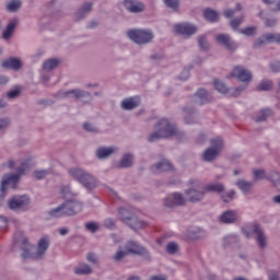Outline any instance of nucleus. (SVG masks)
Returning <instances> with one entry per match:
<instances>
[{
  "label": "nucleus",
  "mask_w": 280,
  "mask_h": 280,
  "mask_svg": "<svg viewBox=\"0 0 280 280\" xmlns=\"http://www.w3.org/2000/svg\"><path fill=\"white\" fill-rule=\"evenodd\" d=\"M93 10V3L91 2H85L82 7L81 10L77 12V19L80 21V19H84L85 14L91 12Z\"/></svg>",
  "instance_id": "32"
},
{
  "label": "nucleus",
  "mask_w": 280,
  "mask_h": 280,
  "mask_svg": "<svg viewBox=\"0 0 280 280\" xmlns=\"http://www.w3.org/2000/svg\"><path fill=\"white\" fill-rule=\"evenodd\" d=\"M124 5L126 10L132 14H139V12H143V10H145V5L143 3L132 0H125Z\"/></svg>",
  "instance_id": "18"
},
{
  "label": "nucleus",
  "mask_w": 280,
  "mask_h": 280,
  "mask_svg": "<svg viewBox=\"0 0 280 280\" xmlns=\"http://www.w3.org/2000/svg\"><path fill=\"white\" fill-rule=\"evenodd\" d=\"M254 174V182L257 183V180H264L266 178H268V176H266V171L264 170H255L253 172Z\"/></svg>",
  "instance_id": "40"
},
{
  "label": "nucleus",
  "mask_w": 280,
  "mask_h": 280,
  "mask_svg": "<svg viewBox=\"0 0 280 280\" xmlns=\"http://www.w3.org/2000/svg\"><path fill=\"white\" fill-rule=\"evenodd\" d=\"M244 89H246V88H244V86H238V88H236V89H235V92L232 93V95H233L234 97H237V95H240V94L242 93V91H244Z\"/></svg>",
  "instance_id": "62"
},
{
  "label": "nucleus",
  "mask_w": 280,
  "mask_h": 280,
  "mask_svg": "<svg viewBox=\"0 0 280 280\" xmlns=\"http://www.w3.org/2000/svg\"><path fill=\"white\" fill-rule=\"evenodd\" d=\"M269 280H279V275L277 272H271L269 275Z\"/></svg>",
  "instance_id": "64"
},
{
  "label": "nucleus",
  "mask_w": 280,
  "mask_h": 280,
  "mask_svg": "<svg viewBox=\"0 0 280 280\" xmlns=\"http://www.w3.org/2000/svg\"><path fill=\"white\" fill-rule=\"evenodd\" d=\"M47 248H49V238H40L38 242V249L36 253V258L40 259L45 253H47Z\"/></svg>",
  "instance_id": "25"
},
{
  "label": "nucleus",
  "mask_w": 280,
  "mask_h": 280,
  "mask_svg": "<svg viewBox=\"0 0 280 280\" xmlns=\"http://www.w3.org/2000/svg\"><path fill=\"white\" fill-rule=\"evenodd\" d=\"M59 100H93L91 93L84 90H69V91H59L57 93Z\"/></svg>",
  "instance_id": "8"
},
{
  "label": "nucleus",
  "mask_w": 280,
  "mask_h": 280,
  "mask_svg": "<svg viewBox=\"0 0 280 280\" xmlns=\"http://www.w3.org/2000/svg\"><path fill=\"white\" fill-rule=\"evenodd\" d=\"M83 128L86 132H100V129L91 122H84Z\"/></svg>",
  "instance_id": "52"
},
{
  "label": "nucleus",
  "mask_w": 280,
  "mask_h": 280,
  "mask_svg": "<svg viewBox=\"0 0 280 280\" xmlns=\"http://www.w3.org/2000/svg\"><path fill=\"white\" fill-rule=\"evenodd\" d=\"M15 243L21 245V250L23 259H27L30 257V243H27V238L23 234H19L15 236Z\"/></svg>",
  "instance_id": "20"
},
{
  "label": "nucleus",
  "mask_w": 280,
  "mask_h": 280,
  "mask_svg": "<svg viewBox=\"0 0 280 280\" xmlns=\"http://www.w3.org/2000/svg\"><path fill=\"white\" fill-rule=\"evenodd\" d=\"M175 32L182 34V36H192V34L198 32V28L195 25L184 23L175 25Z\"/></svg>",
  "instance_id": "16"
},
{
  "label": "nucleus",
  "mask_w": 280,
  "mask_h": 280,
  "mask_svg": "<svg viewBox=\"0 0 280 280\" xmlns=\"http://www.w3.org/2000/svg\"><path fill=\"white\" fill-rule=\"evenodd\" d=\"M221 198L223 202H231V200H234L235 198V190L223 194Z\"/></svg>",
  "instance_id": "49"
},
{
  "label": "nucleus",
  "mask_w": 280,
  "mask_h": 280,
  "mask_svg": "<svg viewBox=\"0 0 280 280\" xmlns=\"http://www.w3.org/2000/svg\"><path fill=\"white\" fill-rule=\"evenodd\" d=\"M237 243V236L235 235H229L223 238V245L224 246H231V244Z\"/></svg>",
  "instance_id": "47"
},
{
  "label": "nucleus",
  "mask_w": 280,
  "mask_h": 280,
  "mask_svg": "<svg viewBox=\"0 0 280 280\" xmlns=\"http://www.w3.org/2000/svg\"><path fill=\"white\" fill-rule=\"evenodd\" d=\"M125 250H127L128 255H140L141 257L150 259V252L135 241H128L125 245Z\"/></svg>",
  "instance_id": "10"
},
{
  "label": "nucleus",
  "mask_w": 280,
  "mask_h": 280,
  "mask_svg": "<svg viewBox=\"0 0 280 280\" xmlns=\"http://www.w3.org/2000/svg\"><path fill=\"white\" fill-rule=\"evenodd\" d=\"M104 225L106 229H115V221L113 219H106Z\"/></svg>",
  "instance_id": "59"
},
{
  "label": "nucleus",
  "mask_w": 280,
  "mask_h": 280,
  "mask_svg": "<svg viewBox=\"0 0 280 280\" xmlns=\"http://www.w3.org/2000/svg\"><path fill=\"white\" fill-rule=\"evenodd\" d=\"M20 95H21V90H19V89L9 91V92L7 93V97H8L9 100H16V97H19Z\"/></svg>",
  "instance_id": "54"
},
{
  "label": "nucleus",
  "mask_w": 280,
  "mask_h": 280,
  "mask_svg": "<svg viewBox=\"0 0 280 280\" xmlns=\"http://www.w3.org/2000/svg\"><path fill=\"white\" fill-rule=\"evenodd\" d=\"M86 231H90V233H97L100 231V224L95 222H88L85 223Z\"/></svg>",
  "instance_id": "46"
},
{
  "label": "nucleus",
  "mask_w": 280,
  "mask_h": 280,
  "mask_svg": "<svg viewBox=\"0 0 280 280\" xmlns=\"http://www.w3.org/2000/svg\"><path fill=\"white\" fill-rule=\"evenodd\" d=\"M58 65H60V61L58 59H48L44 62L43 69L44 71H54V69H56Z\"/></svg>",
  "instance_id": "34"
},
{
  "label": "nucleus",
  "mask_w": 280,
  "mask_h": 280,
  "mask_svg": "<svg viewBox=\"0 0 280 280\" xmlns=\"http://www.w3.org/2000/svg\"><path fill=\"white\" fill-rule=\"evenodd\" d=\"M240 32H241V34H244L245 36H255V34L257 32V27L250 26L245 30H241Z\"/></svg>",
  "instance_id": "51"
},
{
  "label": "nucleus",
  "mask_w": 280,
  "mask_h": 280,
  "mask_svg": "<svg viewBox=\"0 0 280 280\" xmlns=\"http://www.w3.org/2000/svg\"><path fill=\"white\" fill-rule=\"evenodd\" d=\"M8 126H10V119L8 118L0 119V130H5Z\"/></svg>",
  "instance_id": "58"
},
{
  "label": "nucleus",
  "mask_w": 280,
  "mask_h": 280,
  "mask_svg": "<svg viewBox=\"0 0 280 280\" xmlns=\"http://www.w3.org/2000/svg\"><path fill=\"white\" fill-rule=\"evenodd\" d=\"M252 233L256 235V243L258 244L259 248L264 250L266 246H268V237L264 233V230L259 225H254L252 229Z\"/></svg>",
  "instance_id": "15"
},
{
  "label": "nucleus",
  "mask_w": 280,
  "mask_h": 280,
  "mask_svg": "<svg viewBox=\"0 0 280 280\" xmlns=\"http://www.w3.org/2000/svg\"><path fill=\"white\" fill-rule=\"evenodd\" d=\"M236 185L238 186L241 191H243L244 194H248V191H250L253 189V187L255 186V183L240 179L236 182Z\"/></svg>",
  "instance_id": "31"
},
{
  "label": "nucleus",
  "mask_w": 280,
  "mask_h": 280,
  "mask_svg": "<svg viewBox=\"0 0 280 280\" xmlns=\"http://www.w3.org/2000/svg\"><path fill=\"white\" fill-rule=\"evenodd\" d=\"M133 161H135V156L130 153H127V154L122 155L120 163H119V167H122V168L132 167Z\"/></svg>",
  "instance_id": "30"
},
{
  "label": "nucleus",
  "mask_w": 280,
  "mask_h": 280,
  "mask_svg": "<svg viewBox=\"0 0 280 280\" xmlns=\"http://www.w3.org/2000/svg\"><path fill=\"white\" fill-rule=\"evenodd\" d=\"M86 259L88 261H90V264H97V255H95L94 253H89L86 255Z\"/></svg>",
  "instance_id": "56"
},
{
  "label": "nucleus",
  "mask_w": 280,
  "mask_h": 280,
  "mask_svg": "<svg viewBox=\"0 0 280 280\" xmlns=\"http://www.w3.org/2000/svg\"><path fill=\"white\" fill-rule=\"evenodd\" d=\"M150 280H167V278L165 276H153Z\"/></svg>",
  "instance_id": "63"
},
{
  "label": "nucleus",
  "mask_w": 280,
  "mask_h": 280,
  "mask_svg": "<svg viewBox=\"0 0 280 280\" xmlns=\"http://www.w3.org/2000/svg\"><path fill=\"white\" fill-rule=\"evenodd\" d=\"M82 202L78 200H67L59 207L48 211L50 218H62V215H75L82 211Z\"/></svg>",
  "instance_id": "2"
},
{
  "label": "nucleus",
  "mask_w": 280,
  "mask_h": 280,
  "mask_svg": "<svg viewBox=\"0 0 280 280\" xmlns=\"http://www.w3.org/2000/svg\"><path fill=\"white\" fill-rule=\"evenodd\" d=\"M211 147L205 150L202 153V159L207 163H211V161H215L220 156V152L224 150V140L222 138H213L210 140Z\"/></svg>",
  "instance_id": "4"
},
{
  "label": "nucleus",
  "mask_w": 280,
  "mask_h": 280,
  "mask_svg": "<svg viewBox=\"0 0 280 280\" xmlns=\"http://www.w3.org/2000/svg\"><path fill=\"white\" fill-rule=\"evenodd\" d=\"M74 273L75 275H92L93 268L89 266L88 264L81 262L77 267H74Z\"/></svg>",
  "instance_id": "29"
},
{
  "label": "nucleus",
  "mask_w": 280,
  "mask_h": 280,
  "mask_svg": "<svg viewBox=\"0 0 280 280\" xmlns=\"http://www.w3.org/2000/svg\"><path fill=\"white\" fill-rule=\"evenodd\" d=\"M214 89L219 93H229V88L222 81L214 80Z\"/></svg>",
  "instance_id": "39"
},
{
  "label": "nucleus",
  "mask_w": 280,
  "mask_h": 280,
  "mask_svg": "<svg viewBox=\"0 0 280 280\" xmlns=\"http://www.w3.org/2000/svg\"><path fill=\"white\" fill-rule=\"evenodd\" d=\"M2 67L3 69H14V71H19V69L22 67V63L21 60L16 58H10L2 62Z\"/></svg>",
  "instance_id": "26"
},
{
  "label": "nucleus",
  "mask_w": 280,
  "mask_h": 280,
  "mask_svg": "<svg viewBox=\"0 0 280 280\" xmlns=\"http://www.w3.org/2000/svg\"><path fill=\"white\" fill-rule=\"evenodd\" d=\"M270 67H271V71L273 73H279V71H280V62L279 61L271 62Z\"/></svg>",
  "instance_id": "57"
},
{
  "label": "nucleus",
  "mask_w": 280,
  "mask_h": 280,
  "mask_svg": "<svg viewBox=\"0 0 280 280\" xmlns=\"http://www.w3.org/2000/svg\"><path fill=\"white\" fill-rule=\"evenodd\" d=\"M19 25V19H13L9 25L7 26V28L3 32V38L5 40H8V38H10V36H12V34L14 33V30H16V26Z\"/></svg>",
  "instance_id": "28"
},
{
  "label": "nucleus",
  "mask_w": 280,
  "mask_h": 280,
  "mask_svg": "<svg viewBox=\"0 0 280 280\" xmlns=\"http://www.w3.org/2000/svg\"><path fill=\"white\" fill-rule=\"evenodd\" d=\"M244 21V15H242L241 18L234 19L230 22V26L232 27V30H237V27L240 25H242Z\"/></svg>",
  "instance_id": "50"
},
{
  "label": "nucleus",
  "mask_w": 280,
  "mask_h": 280,
  "mask_svg": "<svg viewBox=\"0 0 280 280\" xmlns=\"http://www.w3.org/2000/svg\"><path fill=\"white\" fill-rule=\"evenodd\" d=\"M178 136V128L174 122L163 118L155 125V132H152L149 136V141L154 142L159 141V139H167V137H176Z\"/></svg>",
  "instance_id": "1"
},
{
  "label": "nucleus",
  "mask_w": 280,
  "mask_h": 280,
  "mask_svg": "<svg viewBox=\"0 0 280 280\" xmlns=\"http://www.w3.org/2000/svg\"><path fill=\"white\" fill-rule=\"evenodd\" d=\"M198 43H199V47L201 48V49H208V47H209V45L207 44V37H205V35H202V36H200L199 38H198Z\"/></svg>",
  "instance_id": "55"
},
{
  "label": "nucleus",
  "mask_w": 280,
  "mask_h": 280,
  "mask_svg": "<svg viewBox=\"0 0 280 280\" xmlns=\"http://www.w3.org/2000/svg\"><path fill=\"white\" fill-rule=\"evenodd\" d=\"M5 226H8V219H5L4 217H0V231L2 229H5Z\"/></svg>",
  "instance_id": "61"
},
{
  "label": "nucleus",
  "mask_w": 280,
  "mask_h": 280,
  "mask_svg": "<svg viewBox=\"0 0 280 280\" xmlns=\"http://www.w3.org/2000/svg\"><path fill=\"white\" fill-rule=\"evenodd\" d=\"M267 180L273 183V185H279L280 183V173L277 171H271L267 176Z\"/></svg>",
  "instance_id": "37"
},
{
  "label": "nucleus",
  "mask_w": 280,
  "mask_h": 280,
  "mask_svg": "<svg viewBox=\"0 0 280 280\" xmlns=\"http://www.w3.org/2000/svg\"><path fill=\"white\" fill-rule=\"evenodd\" d=\"M61 195L63 198H73V196H75V192L71 190V186L65 185L61 186Z\"/></svg>",
  "instance_id": "38"
},
{
  "label": "nucleus",
  "mask_w": 280,
  "mask_h": 280,
  "mask_svg": "<svg viewBox=\"0 0 280 280\" xmlns=\"http://www.w3.org/2000/svg\"><path fill=\"white\" fill-rule=\"evenodd\" d=\"M172 171V163L167 160H163L162 162L156 163L155 165L151 166V172L153 174H161V172H170Z\"/></svg>",
  "instance_id": "22"
},
{
  "label": "nucleus",
  "mask_w": 280,
  "mask_h": 280,
  "mask_svg": "<svg viewBox=\"0 0 280 280\" xmlns=\"http://www.w3.org/2000/svg\"><path fill=\"white\" fill-rule=\"evenodd\" d=\"M30 167V164H27V162H22L20 166H18L16 168V174H7L3 176L2 178V183H1V191H5V187L7 185H11V187H13V189L16 187V183H19V179L21 178V176H23V174H25L26 170Z\"/></svg>",
  "instance_id": "6"
},
{
  "label": "nucleus",
  "mask_w": 280,
  "mask_h": 280,
  "mask_svg": "<svg viewBox=\"0 0 280 280\" xmlns=\"http://www.w3.org/2000/svg\"><path fill=\"white\" fill-rule=\"evenodd\" d=\"M189 79V69L185 68L179 75V80H188Z\"/></svg>",
  "instance_id": "60"
},
{
  "label": "nucleus",
  "mask_w": 280,
  "mask_h": 280,
  "mask_svg": "<svg viewBox=\"0 0 280 280\" xmlns=\"http://www.w3.org/2000/svg\"><path fill=\"white\" fill-rule=\"evenodd\" d=\"M272 89V81H262L257 86V91H270Z\"/></svg>",
  "instance_id": "44"
},
{
  "label": "nucleus",
  "mask_w": 280,
  "mask_h": 280,
  "mask_svg": "<svg viewBox=\"0 0 280 280\" xmlns=\"http://www.w3.org/2000/svg\"><path fill=\"white\" fill-rule=\"evenodd\" d=\"M127 36L136 45H148V43H152L154 33L150 30H130L127 32Z\"/></svg>",
  "instance_id": "5"
},
{
  "label": "nucleus",
  "mask_w": 280,
  "mask_h": 280,
  "mask_svg": "<svg viewBox=\"0 0 280 280\" xmlns=\"http://www.w3.org/2000/svg\"><path fill=\"white\" fill-rule=\"evenodd\" d=\"M119 218L125 224H128L131 229L136 231L137 229H145V226H148V223L139 220L137 217H135L132 212H130V210L126 208L119 209Z\"/></svg>",
  "instance_id": "7"
},
{
  "label": "nucleus",
  "mask_w": 280,
  "mask_h": 280,
  "mask_svg": "<svg viewBox=\"0 0 280 280\" xmlns=\"http://www.w3.org/2000/svg\"><path fill=\"white\" fill-rule=\"evenodd\" d=\"M140 105H141V98L139 96L125 98L121 102V108H124V110H133V108H137Z\"/></svg>",
  "instance_id": "19"
},
{
  "label": "nucleus",
  "mask_w": 280,
  "mask_h": 280,
  "mask_svg": "<svg viewBox=\"0 0 280 280\" xmlns=\"http://www.w3.org/2000/svg\"><path fill=\"white\" fill-rule=\"evenodd\" d=\"M128 256V252L119 249L116 255L113 256L114 261H121L124 257Z\"/></svg>",
  "instance_id": "48"
},
{
  "label": "nucleus",
  "mask_w": 280,
  "mask_h": 280,
  "mask_svg": "<svg viewBox=\"0 0 280 280\" xmlns=\"http://www.w3.org/2000/svg\"><path fill=\"white\" fill-rule=\"evenodd\" d=\"M51 172L49 170L35 171L34 176L37 180H43V178H47Z\"/></svg>",
  "instance_id": "41"
},
{
  "label": "nucleus",
  "mask_w": 280,
  "mask_h": 280,
  "mask_svg": "<svg viewBox=\"0 0 280 280\" xmlns=\"http://www.w3.org/2000/svg\"><path fill=\"white\" fill-rule=\"evenodd\" d=\"M186 194V200L188 202H200V200H205L206 191L203 186L201 185V190H198L196 188H190L185 191Z\"/></svg>",
  "instance_id": "14"
},
{
  "label": "nucleus",
  "mask_w": 280,
  "mask_h": 280,
  "mask_svg": "<svg viewBox=\"0 0 280 280\" xmlns=\"http://www.w3.org/2000/svg\"><path fill=\"white\" fill-rule=\"evenodd\" d=\"M203 16L205 19H207V21H210V23H215V21H218V12L211 9H206L203 12Z\"/></svg>",
  "instance_id": "35"
},
{
  "label": "nucleus",
  "mask_w": 280,
  "mask_h": 280,
  "mask_svg": "<svg viewBox=\"0 0 280 280\" xmlns=\"http://www.w3.org/2000/svg\"><path fill=\"white\" fill-rule=\"evenodd\" d=\"M117 152L116 148L109 147H100L96 151L97 159H108V156H112V154H115Z\"/></svg>",
  "instance_id": "24"
},
{
  "label": "nucleus",
  "mask_w": 280,
  "mask_h": 280,
  "mask_svg": "<svg viewBox=\"0 0 280 280\" xmlns=\"http://www.w3.org/2000/svg\"><path fill=\"white\" fill-rule=\"evenodd\" d=\"M209 102H211V94L207 90H198L195 94V103L202 106V104H209Z\"/></svg>",
  "instance_id": "21"
},
{
  "label": "nucleus",
  "mask_w": 280,
  "mask_h": 280,
  "mask_svg": "<svg viewBox=\"0 0 280 280\" xmlns=\"http://www.w3.org/2000/svg\"><path fill=\"white\" fill-rule=\"evenodd\" d=\"M11 211H27L30 209V197L26 195L14 196L9 200Z\"/></svg>",
  "instance_id": "9"
},
{
  "label": "nucleus",
  "mask_w": 280,
  "mask_h": 280,
  "mask_svg": "<svg viewBox=\"0 0 280 280\" xmlns=\"http://www.w3.org/2000/svg\"><path fill=\"white\" fill-rule=\"evenodd\" d=\"M166 253H168V255H176V253H178V244L174 242L168 243L166 245Z\"/></svg>",
  "instance_id": "43"
},
{
  "label": "nucleus",
  "mask_w": 280,
  "mask_h": 280,
  "mask_svg": "<svg viewBox=\"0 0 280 280\" xmlns=\"http://www.w3.org/2000/svg\"><path fill=\"white\" fill-rule=\"evenodd\" d=\"M268 43H279L280 44V34L277 33H267L257 38L254 42L255 47H264L268 45Z\"/></svg>",
  "instance_id": "12"
},
{
  "label": "nucleus",
  "mask_w": 280,
  "mask_h": 280,
  "mask_svg": "<svg viewBox=\"0 0 280 280\" xmlns=\"http://www.w3.org/2000/svg\"><path fill=\"white\" fill-rule=\"evenodd\" d=\"M231 75L232 78H237L241 82H250L253 80V73L241 66H236Z\"/></svg>",
  "instance_id": "13"
},
{
  "label": "nucleus",
  "mask_w": 280,
  "mask_h": 280,
  "mask_svg": "<svg viewBox=\"0 0 280 280\" xmlns=\"http://www.w3.org/2000/svg\"><path fill=\"white\" fill-rule=\"evenodd\" d=\"M221 222L223 224H233L237 222V212L235 210H228L221 214Z\"/></svg>",
  "instance_id": "23"
},
{
  "label": "nucleus",
  "mask_w": 280,
  "mask_h": 280,
  "mask_svg": "<svg viewBox=\"0 0 280 280\" xmlns=\"http://www.w3.org/2000/svg\"><path fill=\"white\" fill-rule=\"evenodd\" d=\"M68 174L71 178L83 185L85 189H95V187H97V180L95 177L78 166L70 167L68 170Z\"/></svg>",
  "instance_id": "3"
},
{
  "label": "nucleus",
  "mask_w": 280,
  "mask_h": 280,
  "mask_svg": "<svg viewBox=\"0 0 280 280\" xmlns=\"http://www.w3.org/2000/svg\"><path fill=\"white\" fill-rule=\"evenodd\" d=\"M203 190L206 191H212L214 194H222L224 191V184H209L206 187L203 186Z\"/></svg>",
  "instance_id": "33"
},
{
  "label": "nucleus",
  "mask_w": 280,
  "mask_h": 280,
  "mask_svg": "<svg viewBox=\"0 0 280 280\" xmlns=\"http://www.w3.org/2000/svg\"><path fill=\"white\" fill-rule=\"evenodd\" d=\"M270 114H271L270 109H262L255 117V121H266V119L270 117Z\"/></svg>",
  "instance_id": "36"
},
{
  "label": "nucleus",
  "mask_w": 280,
  "mask_h": 280,
  "mask_svg": "<svg viewBox=\"0 0 280 280\" xmlns=\"http://www.w3.org/2000/svg\"><path fill=\"white\" fill-rule=\"evenodd\" d=\"M21 8V1L19 0H13L11 1L8 5L7 9L9 12H18V10Z\"/></svg>",
  "instance_id": "42"
},
{
  "label": "nucleus",
  "mask_w": 280,
  "mask_h": 280,
  "mask_svg": "<svg viewBox=\"0 0 280 280\" xmlns=\"http://www.w3.org/2000/svg\"><path fill=\"white\" fill-rule=\"evenodd\" d=\"M185 114V122L186 124H196V110L194 107L186 106L183 108Z\"/></svg>",
  "instance_id": "27"
},
{
  "label": "nucleus",
  "mask_w": 280,
  "mask_h": 280,
  "mask_svg": "<svg viewBox=\"0 0 280 280\" xmlns=\"http://www.w3.org/2000/svg\"><path fill=\"white\" fill-rule=\"evenodd\" d=\"M185 205H187V197L185 198L183 194L179 192L171 194L164 199V207H167L168 209L183 207Z\"/></svg>",
  "instance_id": "11"
},
{
  "label": "nucleus",
  "mask_w": 280,
  "mask_h": 280,
  "mask_svg": "<svg viewBox=\"0 0 280 280\" xmlns=\"http://www.w3.org/2000/svg\"><path fill=\"white\" fill-rule=\"evenodd\" d=\"M240 10H242V4L237 3L235 10H233V9H228V10H225V11L223 12L224 18H225V19H231V16H233V14H235V12H240Z\"/></svg>",
  "instance_id": "45"
},
{
  "label": "nucleus",
  "mask_w": 280,
  "mask_h": 280,
  "mask_svg": "<svg viewBox=\"0 0 280 280\" xmlns=\"http://www.w3.org/2000/svg\"><path fill=\"white\" fill-rule=\"evenodd\" d=\"M215 40L220 45H223L224 47H226V49H229L230 51H234V49H237V44H235V42H232L231 36L226 34L217 35Z\"/></svg>",
  "instance_id": "17"
},
{
  "label": "nucleus",
  "mask_w": 280,
  "mask_h": 280,
  "mask_svg": "<svg viewBox=\"0 0 280 280\" xmlns=\"http://www.w3.org/2000/svg\"><path fill=\"white\" fill-rule=\"evenodd\" d=\"M164 3L171 10H178V0H164Z\"/></svg>",
  "instance_id": "53"
}]
</instances>
